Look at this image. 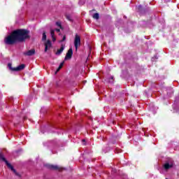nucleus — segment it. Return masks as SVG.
Listing matches in <instances>:
<instances>
[{"label":"nucleus","mask_w":179,"mask_h":179,"mask_svg":"<svg viewBox=\"0 0 179 179\" xmlns=\"http://www.w3.org/2000/svg\"><path fill=\"white\" fill-rule=\"evenodd\" d=\"M50 34L52 41H55L57 40V38H55V31L54 29L50 30Z\"/></svg>","instance_id":"9"},{"label":"nucleus","mask_w":179,"mask_h":179,"mask_svg":"<svg viewBox=\"0 0 179 179\" xmlns=\"http://www.w3.org/2000/svg\"><path fill=\"white\" fill-rule=\"evenodd\" d=\"M48 168L50 169V170H61L58 166L55 165H49Z\"/></svg>","instance_id":"11"},{"label":"nucleus","mask_w":179,"mask_h":179,"mask_svg":"<svg viewBox=\"0 0 179 179\" xmlns=\"http://www.w3.org/2000/svg\"><path fill=\"white\" fill-rule=\"evenodd\" d=\"M66 17L67 20H69L70 22H72V17L71 15H66Z\"/></svg>","instance_id":"15"},{"label":"nucleus","mask_w":179,"mask_h":179,"mask_svg":"<svg viewBox=\"0 0 179 179\" xmlns=\"http://www.w3.org/2000/svg\"><path fill=\"white\" fill-rule=\"evenodd\" d=\"M62 66H64V62H62V63L59 64V67H58V69H57V70L56 72H59V71L62 69Z\"/></svg>","instance_id":"13"},{"label":"nucleus","mask_w":179,"mask_h":179,"mask_svg":"<svg viewBox=\"0 0 179 179\" xmlns=\"http://www.w3.org/2000/svg\"><path fill=\"white\" fill-rule=\"evenodd\" d=\"M74 47L76 48V51H78V48L80 47V36L78 34H76L74 39Z\"/></svg>","instance_id":"4"},{"label":"nucleus","mask_w":179,"mask_h":179,"mask_svg":"<svg viewBox=\"0 0 179 179\" xmlns=\"http://www.w3.org/2000/svg\"><path fill=\"white\" fill-rule=\"evenodd\" d=\"M55 31L57 32V33H59V31H61V30L59 29H56Z\"/></svg>","instance_id":"19"},{"label":"nucleus","mask_w":179,"mask_h":179,"mask_svg":"<svg viewBox=\"0 0 179 179\" xmlns=\"http://www.w3.org/2000/svg\"><path fill=\"white\" fill-rule=\"evenodd\" d=\"M24 64H21L15 68H13L12 64H8V68L13 72H19L20 71H23V69H24Z\"/></svg>","instance_id":"3"},{"label":"nucleus","mask_w":179,"mask_h":179,"mask_svg":"<svg viewBox=\"0 0 179 179\" xmlns=\"http://www.w3.org/2000/svg\"><path fill=\"white\" fill-rule=\"evenodd\" d=\"M173 163H171V164L166 163V164H164V169L165 170H169V169H171L173 167Z\"/></svg>","instance_id":"8"},{"label":"nucleus","mask_w":179,"mask_h":179,"mask_svg":"<svg viewBox=\"0 0 179 179\" xmlns=\"http://www.w3.org/2000/svg\"><path fill=\"white\" fill-rule=\"evenodd\" d=\"M73 54V51L72 50V48H70L65 57V59H71V58H72V55Z\"/></svg>","instance_id":"5"},{"label":"nucleus","mask_w":179,"mask_h":179,"mask_svg":"<svg viewBox=\"0 0 179 179\" xmlns=\"http://www.w3.org/2000/svg\"><path fill=\"white\" fill-rule=\"evenodd\" d=\"M64 47L62 46L59 50H57V51L56 52V55H61V54H62V52L64 50Z\"/></svg>","instance_id":"10"},{"label":"nucleus","mask_w":179,"mask_h":179,"mask_svg":"<svg viewBox=\"0 0 179 179\" xmlns=\"http://www.w3.org/2000/svg\"><path fill=\"white\" fill-rule=\"evenodd\" d=\"M36 50L34 49L28 50L27 52H24V55H27L28 57H31V55H34Z\"/></svg>","instance_id":"7"},{"label":"nucleus","mask_w":179,"mask_h":179,"mask_svg":"<svg viewBox=\"0 0 179 179\" xmlns=\"http://www.w3.org/2000/svg\"><path fill=\"white\" fill-rule=\"evenodd\" d=\"M42 40L43 41L47 40V35L45 34V32H43V34Z\"/></svg>","instance_id":"14"},{"label":"nucleus","mask_w":179,"mask_h":179,"mask_svg":"<svg viewBox=\"0 0 179 179\" xmlns=\"http://www.w3.org/2000/svg\"><path fill=\"white\" fill-rule=\"evenodd\" d=\"M56 24H57V26H58V27H60V29H62V25H61V22H56Z\"/></svg>","instance_id":"16"},{"label":"nucleus","mask_w":179,"mask_h":179,"mask_svg":"<svg viewBox=\"0 0 179 179\" xmlns=\"http://www.w3.org/2000/svg\"><path fill=\"white\" fill-rule=\"evenodd\" d=\"M29 33V31L25 29L15 30L4 39V43L8 45H12L15 44V43H17V41L22 43L24 41V40L30 38Z\"/></svg>","instance_id":"1"},{"label":"nucleus","mask_w":179,"mask_h":179,"mask_svg":"<svg viewBox=\"0 0 179 179\" xmlns=\"http://www.w3.org/2000/svg\"><path fill=\"white\" fill-rule=\"evenodd\" d=\"M0 160H2V162H4L6 166L8 167V169H10L12 171H13V173L16 174V170H15V169H13V166L9 162H8V161L3 156V154L2 153H0Z\"/></svg>","instance_id":"2"},{"label":"nucleus","mask_w":179,"mask_h":179,"mask_svg":"<svg viewBox=\"0 0 179 179\" xmlns=\"http://www.w3.org/2000/svg\"><path fill=\"white\" fill-rule=\"evenodd\" d=\"M52 47L51 41L48 40L45 43V52H47L48 50Z\"/></svg>","instance_id":"6"},{"label":"nucleus","mask_w":179,"mask_h":179,"mask_svg":"<svg viewBox=\"0 0 179 179\" xmlns=\"http://www.w3.org/2000/svg\"><path fill=\"white\" fill-rule=\"evenodd\" d=\"M83 142H85V140H83Z\"/></svg>","instance_id":"20"},{"label":"nucleus","mask_w":179,"mask_h":179,"mask_svg":"<svg viewBox=\"0 0 179 179\" xmlns=\"http://www.w3.org/2000/svg\"><path fill=\"white\" fill-rule=\"evenodd\" d=\"M117 150H115L116 153H121V152H122L121 150H118L117 151Z\"/></svg>","instance_id":"18"},{"label":"nucleus","mask_w":179,"mask_h":179,"mask_svg":"<svg viewBox=\"0 0 179 179\" xmlns=\"http://www.w3.org/2000/svg\"><path fill=\"white\" fill-rule=\"evenodd\" d=\"M99 17V13H96L93 15L94 19H96V20H98Z\"/></svg>","instance_id":"12"},{"label":"nucleus","mask_w":179,"mask_h":179,"mask_svg":"<svg viewBox=\"0 0 179 179\" xmlns=\"http://www.w3.org/2000/svg\"><path fill=\"white\" fill-rule=\"evenodd\" d=\"M65 40H66V36H63V39H62V41H65Z\"/></svg>","instance_id":"17"},{"label":"nucleus","mask_w":179,"mask_h":179,"mask_svg":"<svg viewBox=\"0 0 179 179\" xmlns=\"http://www.w3.org/2000/svg\"><path fill=\"white\" fill-rule=\"evenodd\" d=\"M166 179H168V178H166Z\"/></svg>","instance_id":"21"}]
</instances>
